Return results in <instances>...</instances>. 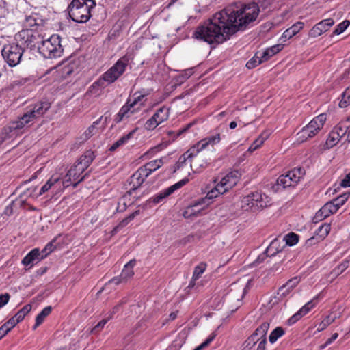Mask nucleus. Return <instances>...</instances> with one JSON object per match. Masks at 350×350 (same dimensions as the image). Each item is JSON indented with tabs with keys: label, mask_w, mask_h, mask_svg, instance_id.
Segmentation results:
<instances>
[{
	"label": "nucleus",
	"mask_w": 350,
	"mask_h": 350,
	"mask_svg": "<svg viewBox=\"0 0 350 350\" xmlns=\"http://www.w3.org/2000/svg\"><path fill=\"white\" fill-rule=\"evenodd\" d=\"M60 178L59 177H51L46 183L41 187L40 191L39 192V195H42L47 191H49L51 188L54 187L56 190H59L61 189L60 186Z\"/></svg>",
	"instance_id": "24"
},
{
	"label": "nucleus",
	"mask_w": 350,
	"mask_h": 350,
	"mask_svg": "<svg viewBox=\"0 0 350 350\" xmlns=\"http://www.w3.org/2000/svg\"><path fill=\"white\" fill-rule=\"evenodd\" d=\"M284 329L282 327H277L270 334L269 340L271 344H273L277 340L284 334Z\"/></svg>",
	"instance_id": "38"
},
{
	"label": "nucleus",
	"mask_w": 350,
	"mask_h": 350,
	"mask_svg": "<svg viewBox=\"0 0 350 350\" xmlns=\"http://www.w3.org/2000/svg\"><path fill=\"white\" fill-rule=\"evenodd\" d=\"M206 267V264L205 262H201L200 265L196 266L194 269L192 279L194 280H198L204 272Z\"/></svg>",
	"instance_id": "47"
},
{
	"label": "nucleus",
	"mask_w": 350,
	"mask_h": 350,
	"mask_svg": "<svg viewBox=\"0 0 350 350\" xmlns=\"http://www.w3.org/2000/svg\"><path fill=\"white\" fill-rule=\"evenodd\" d=\"M317 124V126L321 129L326 121V116L324 113L320 114L312 120Z\"/></svg>",
	"instance_id": "52"
},
{
	"label": "nucleus",
	"mask_w": 350,
	"mask_h": 350,
	"mask_svg": "<svg viewBox=\"0 0 350 350\" xmlns=\"http://www.w3.org/2000/svg\"><path fill=\"white\" fill-rule=\"evenodd\" d=\"M291 291H292V289L289 288V287L287 286L286 285V284H284V285L280 286L278 288V293H277V295L279 296L278 300L279 301L282 300L283 298L286 297Z\"/></svg>",
	"instance_id": "48"
},
{
	"label": "nucleus",
	"mask_w": 350,
	"mask_h": 350,
	"mask_svg": "<svg viewBox=\"0 0 350 350\" xmlns=\"http://www.w3.org/2000/svg\"><path fill=\"white\" fill-rule=\"evenodd\" d=\"M13 327L10 324H8V321L1 325L0 327V339L5 336Z\"/></svg>",
	"instance_id": "59"
},
{
	"label": "nucleus",
	"mask_w": 350,
	"mask_h": 350,
	"mask_svg": "<svg viewBox=\"0 0 350 350\" xmlns=\"http://www.w3.org/2000/svg\"><path fill=\"white\" fill-rule=\"evenodd\" d=\"M135 264L136 260L135 259L131 260L124 265L121 274L119 276L114 277L110 280L109 283H113L116 285H118L121 283L126 282L127 280L132 278L134 275L133 267L135 265Z\"/></svg>",
	"instance_id": "10"
},
{
	"label": "nucleus",
	"mask_w": 350,
	"mask_h": 350,
	"mask_svg": "<svg viewBox=\"0 0 350 350\" xmlns=\"http://www.w3.org/2000/svg\"><path fill=\"white\" fill-rule=\"evenodd\" d=\"M258 55L259 52H257L255 55L247 62L245 66L248 69H252L263 62V59H261Z\"/></svg>",
	"instance_id": "41"
},
{
	"label": "nucleus",
	"mask_w": 350,
	"mask_h": 350,
	"mask_svg": "<svg viewBox=\"0 0 350 350\" xmlns=\"http://www.w3.org/2000/svg\"><path fill=\"white\" fill-rule=\"evenodd\" d=\"M350 22L348 20H345L342 21V23H339L336 27L335 28L333 33L336 35H339L342 33L343 31H345V29L347 28V27L349 25Z\"/></svg>",
	"instance_id": "50"
},
{
	"label": "nucleus",
	"mask_w": 350,
	"mask_h": 350,
	"mask_svg": "<svg viewBox=\"0 0 350 350\" xmlns=\"http://www.w3.org/2000/svg\"><path fill=\"white\" fill-rule=\"evenodd\" d=\"M130 196L128 195L127 193H126L123 196L122 198L120 200L119 202H118V207H117V211L118 212H123L126 210V207H127V204H126V199L129 197Z\"/></svg>",
	"instance_id": "51"
},
{
	"label": "nucleus",
	"mask_w": 350,
	"mask_h": 350,
	"mask_svg": "<svg viewBox=\"0 0 350 350\" xmlns=\"http://www.w3.org/2000/svg\"><path fill=\"white\" fill-rule=\"evenodd\" d=\"M80 167H78V165L76 163L73 165L67 172L68 177H72V180L75 181L73 184V187H76L77 185L85 180V178L89 175L90 172H91L92 170H90L88 172L85 173L83 176H81V174L83 173L85 170H79Z\"/></svg>",
	"instance_id": "19"
},
{
	"label": "nucleus",
	"mask_w": 350,
	"mask_h": 350,
	"mask_svg": "<svg viewBox=\"0 0 350 350\" xmlns=\"http://www.w3.org/2000/svg\"><path fill=\"white\" fill-rule=\"evenodd\" d=\"M334 321V318L331 316H327L318 325L317 330L319 332L323 331L325 329L328 325H329Z\"/></svg>",
	"instance_id": "49"
},
{
	"label": "nucleus",
	"mask_w": 350,
	"mask_h": 350,
	"mask_svg": "<svg viewBox=\"0 0 350 350\" xmlns=\"http://www.w3.org/2000/svg\"><path fill=\"white\" fill-rule=\"evenodd\" d=\"M304 26V23L297 22L296 23L293 24L291 27L285 30L280 39H284V41H285L286 40L291 38L293 36H294L298 32H299L300 30L303 29Z\"/></svg>",
	"instance_id": "22"
},
{
	"label": "nucleus",
	"mask_w": 350,
	"mask_h": 350,
	"mask_svg": "<svg viewBox=\"0 0 350 350\" xmlns=\"http://www.w3.org/2000/svg\"><path fill=\"white\" fill-rule=\"evenodd\" d=\"M170 109L163 106L159 108L152 116L157 119V122L161 124L168 119Z\"/></svg>",
	"instance_id": "30"
},
{
	"label": "nucleus",
	"mask_w": 350,
	"mask_h": 350,
	"mask_svg": "<svg viewBox=\"0 0 350 350\" xmlns=\"http://www.w3.org/2000/svg\"><path fill=\"white\" fill-rule=\"evenodd\" d=\"M96 154L92 150H86L77 161L78 167L81 170H85L95 159Z\"/></svg>",
	"instance_id": "17"
},
{
	"label": "nucleus",
	"mask_w": 350,
	"mask_h": 350,
	"mask_svg": "<svg viewBox=\"0 0 350 350\" xmlns=\"http://www.w3.org/2000/svg\"><path fill=\"white\" fill-rule=\"evenodd\" d=\"M240 176L241 173L238 170H234L223 177L220 182L224 188L227 189V191H228L237 184Z\"/></svg>",
	"instance_id": "16"
},
{
	"label": "nucleus",
	"mask_w": 350,
	"mask_h": 350,
	"mask_svg": "<svg viewBox=\"0 0 350 350\" xmlns=\"http://www.w3.org/2000/svg\"><path fill=\"white\" fill-rule=\"evenodd\" d=\"M252 197L254 198L255 204L257 209L262 208L268 206L269 197L260 191L252 192Z\"/></svg>",
	"instance_id": "25"
},
{
	"label": "nucleus",
	"mask_w": 350,
	"mask_h": 350,
	"mask_svg": "<svg viewBox=\"0 0 350 350\" xmlns=\"http://www.w3.org/2000/svg\"><path fill=\"white\" fill-rule=\"evenodd\" d=\"M39 53L44 58L53 59L62 56L64 49L61 44V38L57 34H53L47 39H44L38 45Z\"/></svg>",
	"instance_id": "6"
},
{
	"label": "nucleus",
	"mask_w": 350,
	"mask_h": 350,
	"mask_svg": "<svg viewBox=\"0 0 350 350\" xmlns=\"http://www.w3.org/2000/svg\"><path fill=\"white\" fill-rule=\"evenodd\" d=\"M102 119L103 116H101L99 119L94 122L93 124L85 131V132L84 133L85 139H89L96 133V125H98Z\"/></svg>",
	"instance_id": "45"
},
{
	"label": "nucleus",
	"mask_w": 350,
	"mask_h": 350,
	"mask_svg": "<svg viewBox=\"0 0 350 350\" xmlns=\"http://www.w3.org/2000/svg\"><path fill=\"white\" fill-rule=\"evenodd\" d=\"M297 136L299 143H303L307 139L313 137L314 136V133H313L312 131H309V129L305 126L299 132L297 133Z\"/></svg>",
	"instance_id": "34"
},
{
	"label": "nucleus",
	"mask_w": 350,
	"mask_h": 350,
	"mask_svg": "<svg viewBox=\"0 0 350 350\" xmlns=\"http://www.w3.org/2000/svg\"><path fill=\"white\" fill-rule=\"evenodd\" d=\"M198 154V150L196 147H191L189 150H188L186 152L182 154L178 161L170 167L172 172L175 173L178 170H179L181 167H183L187 160H191V158L196 157Z\"/></svg>",
	"instance_id": "15"
},
{
	"label": "nucleus",
	"mask_w": 350,
	"mask_h": 350,
	"mask_svg": "<svg viewBox=\"0 0 350 350\" xmlns=\"http://www.w3.org/2000/svg\"><path fill=\"white\" fill-rule=\"evenodd\" d=\"M44 37L38 31L33 29H24L20 31L15 36L16 40L19 43L23 49L25 48L38 50V45H40Z\"/></svg>",
	"instance_id": "8"
},
{
	"label": "nucleus",
	"mask_w": 350,
	"mask_h": 350,
	"mask_svg": "<svg viewBox=\"0 0 350 350\" xmlns=\"http://www.w3.org/2000/svg\"><path fill=\"white\" fill-rule=\"evenodd\" d=\"M349 193H343L333 199V203H337L342 206L348 200Z\"/></svg>",
	"instance_id": "54"
},
{
	"label": "nucleus",
	"mask_w": 350,
	"mask_h": 350,
	"mask_svg": "<svg viewBox=\"0 0 350 350\" xmlns=\"http://www.w3.org/2000/svg\"><path fill=\"white\" fill-rule=\"evenodd\" d=\"M224 9L234 25L232 28L237 32L249 27L257 19L260 12L258 4L255 2L241 5L240 7L237 4H232Z\"/></svg>",
	"instance_id": "2"
},
{
	"label": "nucleus",
	"mask_w": 350,
	"mask_h": 350,
	"mask_svg": "<svg viewBox=\"0 0 350 350\" xmlns=\"http://www.w3.org/2000/svg\"><path fill=\"white\" fill-rule=\"evenodd\" d=\"M23 52L24 49L19 43L8 44L3 46L1 54L8 64L13 67L20 63Z\"/></svg>",
	"instance_id": "9"
},
{
	"label": "nucleus",
	"mask_w": 350,
	"mask_h": 350,
	"mask_svg": "<svg viewBox=\"0 0 350 350\" xmlns=\"http://www.w3.org/2000/svg\"><path fill=\"white\" fill-rule=\"evenodd\" d=\"M60 183H61V184H60L61 189H60L62 190V189L69 187L71 185H73V184L75 183V181H74L72 180V177H68L67 174H66L65 176L64 180H60Z\"/></svg>",
	"instance_id": "58"
},
{
	"label": "nucleus",
	"mask_w": 350,
	"mask_h": 350,
	"mask_svg": "<svg viewBox=\"0 0 350 350\" xmlns=\"http://www.w3.org/2000/svg\"><path fill=\"white\" fill-rule=\"evenodd\" d=\"M340 137L338 135V132L336 131H332L325 142V146L327 148H332L334 146H335L338 141L340 140Z\"/></svg>",
	"instance_id": "37"
},
{
	"label": "nucleus",
	"mask_w": 350,
	"mask_h": 350,
	"mask_svg": "<svg viewBox=\"0 0 350 350\" xmlns=\"http://www.w3.org/2000/svg\"><path fill=\"white\" fill-rule=\"evenodd\" d=\"M170 194L168 193V191L166 189L161 191L158 194L155 195L152 198L149 199V202H153L154 204H158L161 202L165 198L169 196Z\"/></svg>",
	"instance_id": "44"
},
{
	"label": "nucleus",
	"mask_w": 350,
	"mask_h": 350,
	"mask_svg": "<svg viewBox=\"0 0 350 350\" xmlns=\"http://www.w3.org/2000/svg\"><path fill=\"white\" fill-rule=\"evenodd\" d=\"M163 164L162 159L151 161L139 168L144 171L146 176H148L152 172L161 167Z\"/></svg>",
	"instance_id": "23"
},
{
	"label": "nucleus",
	"mask_w": 350,
	"mask_h": 350,
	"mask_svg": "<svg viewBox=\"0 0 350 350\" xmlns=\"http://www.w3.org/2000/svg\"><path fill=\"white\" fill-rule=\"evenodd\" d=\"M233 26L225 9H223L198 26L192 38L209 44L217 45L229 40L237 33Z\"/></svg>",
	"instance_id": "1"
},
{
	"label": "nucleus",
	"mask_w": 350,
	"mask_h": 350,
	"mask_svg": "<svg viewBox=\"0 0 350 350\" xmlns=\"http://www.w3.org/2000/svg\"><path fill=\"white\" fill-rule=\"evenodd\" d=\"M44 21L37 14H32L29 16H27L23 22V26L25 29H31L38 31L40 27L44 26Z\"/></svg>",
	"instance_id": "14"
},
{
	"label": "nucleus",
	"mask_w": 350,
	"mask_h": 350,
	"mask_svg": "<svg viewBox=\"0 0 350 350\" xmlns=\"http://www.w3.org/2000/svg\"><path fill=\"white\" fill-rule=\"evenodd\" d=\"M259 342L260 339L258 338L255 337L254 335L251 334L244 342V347L243 350H252V348L255 346V345Z\"/></svg>",
	"instance_id": "39"
},
{
	"label": "nucleus",
	"mask_w": 350,
	"mask_h": 350,
	"mask_svg": "<svg viewBox=\"0 0 350 350\" xmlns=\"http://www.w3.org/2000/svg\"><path fill=\"white\" fill-rule=\"evenodd\" d=\"M299 281L297 277H295L288 280L286 285L293 290L299 284Z\"/></svg>",
	"instance_id": "62"
},
{
	"label": "nucleus",
	"mask_w": 350,
	"mask_h": 350,
	"mask_svg": "<svg viewBox=\"0 0 350 350\" xmlns=\"http://www.w3.org/2000/svg\"><path fill=\"white\" fill-rule=\"evenodd\" d=\"M55 242V239L52 240L51 242L48 243L44 248L40 252L42 254H46V257L52 252L55 247L53 245V243Z\"/></svg>",
	"instance_id": "57"
},
{
	"label": "nucleus",
	"mask_w": 350,
	"mask_h": 350,
	"mask_svg": "<svg viewBox=\"0 0 350 350\" xmlns=\"http://www.w3.org/2000/svg\"><path fill=\"white\" fill-rule=\"evenodd\" d=\"M30 107V109L18 120L10 122L7 127H5V131L12 132L23 129L27 124L42 117L50 109L51 103L47 101L39 102Z\"/></svg>",
	"instance_id": "3"
},
{
	"label": "nucleus",
	"mask_w": 350,
	"mask_h": 350,
	"mask_svg": "<svg viewBox=\"0 0 350 350\" xmlns=\"http://www.w3.org/2000/svg\"><path fill=\"white\" fill-rule=\"evenodd\" d=\"M189 181L188 178H184L181 180L178 181V183L174 184L173 185L167 188V190L168 191V193L170 195L173 193L176 190L181 188L184 185H185Z\"/></svg>",
	"instance_id": "46"
},
{
	"label": "nucleus",
	"mask_w": 350,
	"mask_h": 350,
	"mask_svg": "<svg viewBox=\"0 0 350 350\" xmlns=\"http://www.w3.org/2000/svg\"><path fill=\"white\" fill-rule=\"evenodd\" d=\"M348 129L349 126H347L345 122H340L334 128L332 131L338 132L339 137L342 138L345 135H347Z\"/></svg>",
	"instance_id": "40"
},
{
	"label": "nucleus",
	"mask_w": 350,
	"mask_h": 350,
	"mask_svg": "<svg viewBox=\"0 0 350 350\" xmlns=\"http://www.w3.org/2000/svg\"><path fill=\"white\" fill-rule=\"evenodd\" d=\"M160 123L157 122V119L152 116L145 123V128L148 130H152L155 129Z\"/></svg>",
	"instance_id": "55"
},
{
	"label": "nucleus",
	"mask_w": 350,
	"mask_h": 350,
	"mask_svg": "<svg viewBox=\"0 0 350 350\" xmlns=\"http://www.w3.org/2000/svg\"><path fill=\"white\" fill-rule=\"evenodd\" d=\"M132 107H133L130 104V99H129L126 104L123 105L120 109L119 112L114 118V122L118 124L120 123L124 118H128L129 116L128 113Z\"/></svg>",
	"instance_id": "28"
},
{
	"label": "nucleus",
	"mask_w": 350,
	"mask_h": 350,
	"mask_svg": "<svg viewBox=\"0 0 350 350\" xmlns=\"http://www.w3.org/2000/svg\"><path fill=\"white\" fill-rule=\"evenodd\" d=\"M195 123L193 122H190L189 124H187V125H185L183 128L178 130L177 131H170L168 133V134L170 135H172V134H176L175 135V137H177L180 135H181L182 134L186 133Z\"/></svg>",
	"instance_id": "53"
},
{
	"label": "nucleus",
	"mask_w": 350,
	"mask_h": 350,
	"mask_svg": "<svg viewBox=\"0 0 350 350\" xmlns=\"http://www.w3.org/2000/svg\"><path fill=\"white\" fill-rule=\"evenodd\" d=\"M282 49L283 45L282 44H278L274 46H272L270 48H268V49L271 52V55H274L275 54L279 53Z\"/></svg>",
	"instance_id": "64"
},
{
	"label": "nucleus",
	"mask_w": 350,
	"mask_h": 350,
	"mask_svg": "<svg viewBox=\"0 0 350 350\" xmlns=\"http://www.w3.org/2000/svg\"><path fill=\"white\" fill-rule=\"evenodd\" d=\"M221 140L220 134L217 133L215 135L207 137L202 140H200L196 146V150H198V153L200 151L205 149L208 145H215L219 143Z\"/></svg>",
	"instance_id": "20"
},
{
	"label": "nucleus",
	"mask_w": 350,
	"mask_h": 350,
	"mask_svg": "<svg viewBox=\"0 0 350 350\" xmlns=\"http://www.w3.org/2000/svg\"><path fill=\"white\" fill-rule=\"evenodd\" d=\"M215 334L214 333H212L207 338L206 340L202 342L200 345H199L198 347L202 350L204 348L208 347L209 344L215 339Z\"/></svg>",
	"instance_id": "60"
},
{
	"label": "nucleus",
	"mask_w": 350,
	"mask_h": 350,
	"mask_svg": "<svg viewBox=\"0 0 350 350\" xmlns=\"http://www.w3.org/2000/svg\"><path fill=\"white\" fill-rule=\"evenodd\" d=\"M147 177L144 171L138 168L128 180L129 185L131 186L130 189L126 192L128 195L131 196L139 188Z\"/></svg>",
	"instance_id": "11"
},
{
	"label": "nucleus",
	"mask_w": 350,
	"mask_h": 350,
	"mask_svg": "<svg viewBox=\"0 0 350 350\" xmlns=\"http://www.w3.org/2000/svg\"><path fill=\"white\" fill-rule=\"evenodd\" d=\"M350 105V87L347 88L342 93V99L339 103V107L345 108Z\"/></svg>",
	"instance_id": "43"
},
{
	"label": "nucleus",
	"mask_w": 350,
	"mask_h": 350,
	"mask_svg": "<svg viewBox=\"0 0 350 350\" xmlns=\"http://www.w3.org/2000/svg\"><path fill=\"white\" fill-rule=\"evenodd\" d=\"M348 267L349 261H345L338 265V267L335 269V271L336 272L337 274L342 273L348 268Z\"/></svg>",
	"instance_id": "61"
},
{
	"label": "nucleus",
	"mask_w": 350,
	"mask_h": 350,
	"mask_svg": "<svg viewBox=\"0 0 350 350\" xmlns=\"http://www.w3.org/2000/svg\"><path fill=\"white\" fill-rule=\"evenodd\" d=\"M109 318L104 319L97 323L92 329L91 333L96 334L99 332L106 325Z\"/></svg>",
	"instance_id": "56"
},
{
	"label": "nucleus",
	"mask_w": 350,
	"mask_h": 350,
	"mask_svg": "<svg viewBox=\"0 0 350 350\" xmlns=\"http://www.w3.org/2000/svg\"><path fill=\"white\" fill-rule=\"evenodd\" d=\"M31 306L30 304L25 305L21 310H19L14 317L8 321V324H10L11 326L14 327L17 323L23 320L25 315L27 314L31 311Z\"/></svg>",
	"instance_id": "21"
},
{
	"label": "nucleus",
	"mask_w": 350,
	"mask_h": 350,
	"mask_svg": "<svg viewBox=\"0 0 350 350\" xmlns=\"http://www.w3.org/2000/svg\"><path fill=\"white\" fill-rule=\"evenodd\" d=\"M282 247L280 245V241L278 239L275 238L270 243L269 246L265 250V253L269 254L270 257L275 256L279 252H282Z\"/></svg>",
	"instance_id": "27"
},
{
	"label": "nucleus",
	"mask_w": 350,
	"mask_h": 350,
	"mask_svg": "<svg viewBox=\"0 0 350 350\" xmlns=\"http://www.w3.org/2000/svg\"><path fill=\"white\" fill-rule=\"evenodd\" d=\"M331 229L329 224L325 223L321 225L316 230L315 235L319 238L317 241L323 240L329 234Z\"/></svg>",
	"instance_id": "33"
},
{
	"label": "nucleus",
	"mask_w": 350,
	"mask_h": 350,
	"mask_svg": "<svg viewBox=\"0 0 350 350\" xmlns=\"http://www.w3.org/2000/svg\"><path fill=\"white\" fill-rule=\"evenodd\" d=\"M305 174L303 168H294L288 171L286 174L280 175L272 185L271 190L277 193L287 187H294L300 180V178Z\"/></svg>",
	"instance_id": "7"
},
{
	"label": "nucleus",
	"mask_w": 350,
	"mask_h": 350,
	"mask_svg": "<svg viewBox=\"0 0 350 350\" xmlns=\"http://www.w3.org/2000/svg\"><path fill=\"white\" fill-rule=\"evenodd\" d=\"M208 165V163L204 160L199 159H195L192 163H191V167L194 173H200Z\"/></svg>",
	"instance_id": "35"
},
{
	"label": "nucleus",
	"mask_w": 350,
	"mask_h": 350,
	"mask_svg": "<svg viewBox=\"0 0 350 350\" xmlns=\"http://www.w3.org/2000/svg\"><path fill=\"white\" fill-rule=\"evenodd\" d=\"M333 205L329 202L325 204L321 208L317 213L316 217L320 219H325L329 217L331 214L335 213Z\"/></svg>",
	"instance_id": "26"
},
{
	"label": "nucleus",
	"mask_w": 350,
	"mask_h": 350,
	"mask_svg": "<svg viewBox=\"0 0 350 350\" xmlns=\"http://www.w3.org/2000/svg\"><path fill=\"white\" fill-rule=\"evenodd\" d=\"M226 192H227V189H225L220 182L215 187V188L208 192L206 194V198L212 200L217 197L219 194H224Z\"/></svg>",
	"instance_id": "32"
},
{
	"label": "nucleus",
	"mask_w": 350,
	"mask_h": 350,
	"mask_svg": "<svg viewBox=\"0 0 350 350\" xmlns=\"http://www.w3.org/2000/svg\"><path fill=\"white\" fill-rule=\"evenodd\" d=\"M46 258V254H42L39 249L35 248L33 249L31 251H30L23 259L22 263L25 265L28 266L31 265L30 267H32L33 264L35 262H38L42 259Z\"/></svg>",
	"instance_id": "18"
},
{
	"label": "nucleus",
	"mask_w": 350,
	"mask_h": 350,
	"mask_svg": "<svg viewBox=\"0 0 350 350\" xmlns=\"http://www.w3.org/2000/svg\"><path fill=\"white\" fill-rule=\"evenodd\" d=\"M334 24V20L330 18L321 21L316 24L310 31V36L316 38L321 36L323 33L328 31L329 27Z\"/></svg>",
	"instance_id": "13"
},
{
	"label": "nucleus",
	"mask_w": 350,
	"mask_h": 350,
	"mask_svg": "<svg viewBox=\"0 0 350 350\" xmlns=\"http://www.w3.org/2000/svg\"><path fill=\"white\" fill-rule=\"evenodd\" d=\"M269 328V323H262L252 334L255 337L260 339V342L258 344L256 350H265V345L267 344V333Z\"/></svg>",
	"instance_id": "12"
},
{
	"label": "nucleus",
	"mask_w": 350,
	"mask_h": 350,
	"mask_svg": "<svg viewBox=\"0 0 350 350\" xmlns=\"http://www.w3.org/2000/svg\"><path fill=\"white\" fill-rule=\"evenodd\" d=\"M241 202V208L243 209H244L245 211H249V210L256 211L257 209L256 204H255L254 198L252 197V192L250 194H248L247 196H244L242 198Z\"/></svg>",
	"instance_id": "29"
},
{
	"label": "nucleus",
	"mask_w": 350,
	"mask_h": 350,
	"mask_svg": "<svg viewBox=\"0 0 350 350\" xmlns=\"http://www.w3.org/2000/svg\"><path fill=\"white\" fill-rule=\"evenodd\" d=\"M133 133L134 131L120 137L109 148V150L111 152L115 151L118 147L124 144L130 138H131Z\"/></svg>",
	"instance_id": "36"
},
{
	"label": "nucleus",
	"mask_w": 350,
	"mask_h": 350,
	"mask_svg": "<svg viewBox=\"0 0 350 350\" xmlns=\"http://www.w3.org/2000/svg\"><path fill=\"white\" fill-rule=\"evenodd\" d=\"M52 311L51 306L45 307L36 317V323L33 327V329H36L39 325H40L44 319L49 316Z\"/></svg>",
	"instance_id": "31"
},
{
	"label": "nucleus",
	"mask_w": 350,
	"mask_h": 350,
	"mask_svg": "<svg viewBox=\"0 0 350 350\" xmlns=\"http://www.w3.org/2000/svg\"><path fill=\"white\" fill-rule=\"evenodd\" d=\"M307 129L309 131H312L314 133V136L318 133V132L321 130L319 126H317V124H314V122L311 120L306 126Z\"/></svg>",
	"instance_id": "63"
},
{
	"label": "nucleus",
	"mask_w": 350,
	"mask_h": 350,
	"mask_svg": "<svg viewBox=\"0 0 350 350\" xmlns=\"http://www.w3.org/2000/svg\"><path fill=\"white\" fill-rule=\"evenodd\" d=\"M96 5L95 0H72L67 8L68 16L76 23H86L91 18V10Z\"/></svg>",
	"instance_id": "4"
},
{
	"label": "nucleus",
	"mask_w": 350,
	"mask_h": 350,
	"mask_svg": "<svg viewBox=\"0 0 350 350\" xmlns=\"http://www.w3.org/2000/svg\"><path fill=\"white\" fill-rule=\"evenodd\" d=\"M283 241H286V245H295L299 241V235L294 232H289L284 237Z\"/></svg>",
	"instance_id": "42"
},
{
	"label": "nucleus",
	"mask_w": 350,
	"mask_h": 350,
	"mask_svg": "<svg viewBox=\"0 0 350 350\" xmlns=\"http://www.w3.org/2000/svg\"><path fill=\"white\" fill-rule=\"evenodd\" d=\"M129 62V57L127 55L120 58L112 67L102 75L101 78L92 85L90 88H94L96 86L104 87L105 82L113 83L124 73Z\"/></svg>",
	"instance_id": "5"
}]
</instances>
